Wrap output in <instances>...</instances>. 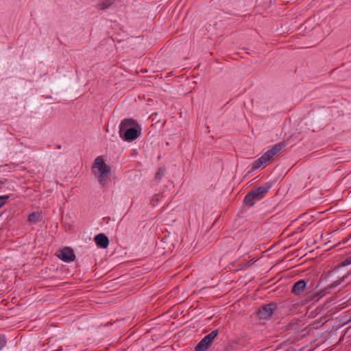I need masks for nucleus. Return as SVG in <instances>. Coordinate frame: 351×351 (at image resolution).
<instances>
[{
    "instance_id": "f257e3e1",
    "label": "nucleus",
    "mask_w": 351,
    "mask_h": 351,
    "mask_svg": "<svg viewBox=\"0 0 351 351\" xmlns=\"http://www.w3.org/2000/svg\"><path fill=\"white\" fill-rule=\"evenodd\" d=\"M141 126L133 119H125L121 122L119 136L126 141H134L141 135Z\"/></svg>"
},
{
    "instance_id": "f03ea898",
    "label": "nucleus",
    "mask_w": 351,
    "mask_h": 351,
    "mask_svg": "<svg viewBox=\"0 0 351 351\" xmlns=\"http://www.w3.org/2000/svg\"><path fill=\"white\" fill-rule=\"evenodd\" d=\"M271 187V182H265L256 189L250 191L244 197V204L250 207L255 204L256 201L263 199Z\"/></svg>"
},
{
    "instance_id": "7ed1b4c3",
    "label": "nucleus",
    "mask_w": 351,
    "mask_h": 351,
    "mask_svg": "<svg viewBox=\"0 0 351 351\" xmlns=\"http://www.w3.org/2000/svg\"><path fill=\"white\" fill-rule=\"evenodd\" d=\"M93 171L96 175V171L95 169H97L99 171V173L97 175V178L101 183V184L104 185L106 181L107 175L110 171V168L108 166L104 159L101 156H98L92 167Z\"/></svg>"
},
{
    "instance_id": "20e7f679",
    "label": "nucleus",
    "mask_w": 351,
    "mask_h": 351,
    "mask_svg": "<svg viewBox=\"0 0 351 351\" xmlns=\"http://www.w3.org/2000/svg\"><path fill=\"white\" fill-rule=\"evenodd\" d=\"M218 335V330H214L206 335L195 347V351H207Z\"/></svg>"
},
{
    "instance_id": "39448f33",
    "label": "nucleus",
    "mask_w": 351,
    "mask_h": 351,
    "mask_svg": "<svg viewBox=\"0 0 351 351\" xmlns=\"http://www.w3.org/2000/svg\"><path fill=\"white\" fill-rule=\"evenodd\" d=\"M286 142L281 141L279 143L275 145L271 149L266 152L261 157L265 159L266 162H269L272 160L273 157L279 153L285 146Z\"/></svg>"
},
{
    "instance_id": "423d86ee",
    "label": "nucleus",
    "mask_w": 351,
    "mask_h": 351,
    "mask_svg": "<svg viewBox=\"0 0 351 351\" xmlns=\"http://www.w3.org/2000/svg\"><path fill=\"white\" fill-rule=\"evenodd\" d=\"M276 308V304L270 303L263 305L261 307L257 313V315L261 319H265L271 317Z\"/></svg>"
},
{
    "instance_id": "0eeeda50",
    "label": "nucleus",
    "mask_w": 351,
    "mask_h": 351,
    "mask_svg": "<svg viewBox=\"0 0 351 351\" xmlns=\"http://www.w3.org/2000/svg\"><path fill=\"white\" fill-rule=\"evenodd\" d=\"M58 256L62 261L67 263L73 261L75 258L73 250L69 247H65L60 250Z\"/></svg>"
},
{
    "instance_id": "6e6552de",
    "label": "nucleus",
    "mask_w": 351,
    "mask_h": 351,
    "mask_svg": "<svg viewBox=\"0 0 351 351\" xmlns=\"http://www.w3.org/2000/svg\"><path fill=\"white\" fill-rule=\"evenodd\" d=\"M349 265H351V256L346 257L342 262L339 263L333 269L329 271L327 273L326 278H330L333 276L336 273L338 272L339 269L341 267H345Z\"/></svg>"
},
{
    "instance_id": "1a4fd4ad",
    "label": "nucleus",
    "mask_w": 351,
    "mask_h": 351,
    "mask_svg": "<svg viewBox=\"0 0 351 351\" xmlns=\"http://www.w3.org/2000/svg\"><path fill=\"white\" fill-rule=\"evenodd\" d=\"M95 241L97 246L101 248H106L109 245V239L107 236L103 233H100L95 236Z\"/></svg>"
},
{
    "instance_id": "9d476101",
    "label": "nucleus",
    "mask_w": 351,
    "mask_h": 351,
    "mask_svg": "<svg viewBox=\"0 0 351 351\" xmlns=\"http://www.w3.org/2000/svg\"><path fill=\"white\" fill-rule=\"evenodd\" d=\"M306 287V281L304 280H300L293 285L291 289V293L296 295H300L302 293L304 292Z\"/></svg>"
},
{
    "instance_id": "9b49d317",
    "label": "nucleus",
    "mask_w": 351,
    "mask_h": 351,
    "mask_svg": "<svg viewBox=\"0 0 351 351\" xmlns=\"http://www.w3.org/2000/svg\"><path fill=\"white\" fill-rule=\"evenodd\" d=\"M42 220L41 214L39 212H34L29 215L27 218V222L30 223H36L40 222Z\"/></svg>"
},
{
    "instance_id": "f8f14e48",
    "label": "nucleus",
    "mask_w": 351,
    "mask_h": 351,
    "mask_svg": "<svg viewBox=\"0 0 351 351\" xmlns=\"http://www.w3.org/2000/svg\"><path fill=\"white\" fill-rule=\"evenodd\" d=\"M101 3L99 4V9L101 10L109 8L114 2V0H100Z\"/></svg>"
},
{
    "instance_id": "ddd939ff",
    "label": "nucleus",
    "mask_w": 351,
    "mask_h": 351,
    "mask_svg": "<svg viewBox=\"0 0 351 351\" xmlns=\"http://www.w3.org/2000/svg\"><path fill=\"white\" fill-rule=\"evenodd\" d=\"M266 163L267 162H265V159L261 157L258 160H256L254 162L252 167V169L253 171L256 170Z\"/></svg>"
},
{
    "instance_id": "4468645a",
    "label": "nucleus",
    "mask_w": 351,
    "mask_h": 351,
    "mask_svg": "<svg viewBox=\"0 0 351 351\" xmlns=\"http://www.w3.org/2000/svg\"><path fill=\"white\" fill-rule=\"evenodd\" d=\"M165 169L164 167H160L158 169V171L155 174V178L158 180H160L165 175Z\"/></svg>"
},
{
    "instance_id": "2eb2a0df",
    "label": "nucleus",
    "mask_w": 351,
    "mask_h": 351,
    "mask_svg": "<svg viewBox=\"0 0 351 351\" xmlns=\"http://www.w3.org/2000/svg\"><path fill=\"white\" fill-rule=\"evenodd\" d=\"M6 344V339L4 336L0 335V350L5 347Z\"/></svg>"
},
{
    "instance_id": "dca6fc26",
    "label": "nucleus",
    "mask_w": 351,
    "mask_h": 351,
    "mask_svg": "<svg viewBox=\"0 0 351 351\" xmlns=\"http://www.w3.org/2000/svg\"><path fill=\"white\" fill-rule=\"evenodd\" d=\"M8 198L9 197L7 195L0 196V208L5 204V202H6L7 199H8Z\"/></svg>"
},
{
    "instance_id": "f3484780",
    "label": "nucleus",
    "mask_w": 351,
    "mask_h": 351,
    "mask_svg": "<svg viewBox=\"0 0 351 351\" xmlns=\"http://www.w3.org/2000/svg\"><path fill=\"white\" fill-rule=\"evenodd\" d=\"M351 239V232L346 237L345 239H343V243H346L350 239Z\"/></svg>"
}]
</instances>
